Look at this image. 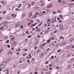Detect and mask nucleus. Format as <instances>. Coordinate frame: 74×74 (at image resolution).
<instances>
[{
    "label": "nucleus",
    "instance_id": "nucleus-19",
    "mask_svg": "<svg viewBox=\"0 0 74 74\" xmlns=\"http://www.w3.org/2000/svg\"><path fill=\"white\" fill-rule=\"evenodd\" d=\"M9 41H10L9 40H7L6 42V43H7V44H8V43H9Z\"/></svg>",
    "mask_w": 74,
    "mask_h": 74
},
{
    "label": "nucleus",
    "instance_id": "nucleus-61",
    "mask_svg": "<svg viewBox=\"0 0 74 74\" xmlns=\"http://www.w3.org/2000/svg\"><path fill=\"white\" fill-rule=\"evenodd\" d=\"M42 25V23H40V24H39L38 25V26H41V25Z\"/></svg>",
    "mask_w": 74,
    "mask_h": 74
},
{
    "label": "nucleus",
    "instance_id": "nucleus-1",
    "mask_svg": "<svg viewBox=\"0 0 74 74\" xmlns=\"http://www.w3.org/2000/svg\"><path fill=\"white\" fill-rule=\"evenodd\" d=\"M10 59H8L5 61H3L1 63L0 67H1V68H4L5 66V65H7V63H8V62H10Z\"/></svg>",
    "mask_w": 74,
    "mask_h": 74
},
{
    "label": "nucleus",
    "instance_id": "nucleus-48",
    "mask_svg": "<svg viewBox=\"0 0 74 74\" xmlns=\"http://www.w3.org/2000/svg\"><path fill=\"white\" fill-rule=\"evenodd\" d=\"M46 69H43V70H42V71H46Z\"/></svg>",
    "mask_w": 74,
    "mask_h": 74
},
{
    "label": "nucleus",
    "instance_id": "nucleus-22",
    "mask_svg": "<svg viewBox=\"0 0 74 74\" xmlns=\"http://www.w3.org/2000/svg\"><path fill=\"white\" fill-rule=\"evenodd\" d=\"M33 17L34 18H36L37 16L35 14L34 16H33Z\"/></svg>",
    "mask_w": 74,
    "mask_h": 74
},
{
    "label": "nucleus",
    "instance_id": "nucleus-38",
    "mask_svg": "<svg viewBox=\"0 0 74 74\" xmlns=\"http://www.w3.org/2000/svg\"><path fill=\"white\" fill-rule=\"evenodd\" d=\"M60 30H63V27L60 28Z\"/></svg>",
    "mask_w": 74,
    "mask_h": 74
},
{
    "label": "nucleus",
    "instance_id": "nucleus-37",
    "mask_svg": "<svg viewBox=\"0 0 74 74\" xmlns=\"http://www.w3.org/2000/svg\"><path fill=\"white\" fill-rule=\"evenodd\" d=\"M35 4V3L34 2H32V5H34Z\"/></svg>",
    "mask_w": 74,
    "mask_h": 74
},
{
    "label": "nucleus",
    "instance_id": "nucleus-31",
    "mask_svg": "<svg viewBox=\"0 0 74 74\" xmlns=\"http://www.w3.org/2000/svg\"><path fill=\"white\" fill-rule=\"evenodd\" d=\"M26 55H27V53H24V54H23V56H26Z\"/></svg>",
    "mask_w": 74,
    "mask_h": 74
},
{
    "label": "nucleus",
    "instance_id": "nucleus-40",
    "mask_svg": "<svg viewBox=\"0 0 74 74\" xmlns=\"http://www.w3.org/2000/svg\"><path fill=\"white\" fill-rule=\"evenodd\" d=\"M63 25H60L59 26L61 28V27H63Z\"/></svg>",
    "mask_w": 74,
    "mask_h": 74
},
{
    "label": "nucleus",
    "instance_id": "nucleus-28",
    "mask_svg": "<svg viewBox=\"0 0 74 74\" xmlns=\"http://www.w3.org/2000/svg\"><path fill=\"white\" fill-rule=\"evenodd\" d=\"M70 56H71V54L69 53L67 56V57H70Z\"/></svg>",
    "mask_w": 74,
    "mask_h": 74
},
{
    "label": "nucleus",
    "instance_id": "nucleus-32",
    "mask_svg": "<svg viewBox=\"0 0 74 74\" xmlns=\"http://www.w3.org/2000/svg\"><path fill=\"white\" fill-rule=\"evenodd\" d=\"M59 16L61 18H63V16L62 15H60Z\"/></svg>",
    "mask_w": 74,
    "mask_h": 74
},
{
    "label": "nucleus",
    "instance_id": "nucleus-63",
    "mask_svg": "<svg viewBox=\"0 0 74 74\" xmlns=\"http://www.w3.org/2000/svg\"><path fill=\"white\" fill-rule=\"evenodd\" d=\"M18 10H19V9L16 8L15 9V11H18Z\"/></svg>",
    "mask_w": 74,
    "mask_h": 74
},
{
    "label": "nucleus",
    "instance_id": "nucleus-44",
    "mask_svg": "<svg viewBox=\"0 0 74 74\" xmlns=\"http://www.w3.org/2000/svg\"><path fill=\"white\" fill-rule=\"evenodd\" d=\"M70 67H71V65H69L68 67V68L70 69Z\"/></svg>",
    "mask_w": 74,
    "mask_h": 74
},
{
    "label": "nucleus",
    "instance_id": "nucleus-20",
    "mask_svg": "<svg viewBox=\"0 0 74 74\" xmlns=\"http://www.w3.org/2000/svg\"><path fill=\"white\" fill-rule=\"evenodd\" d=\"M41 30V29H38L36 30V32H38V31H40Z\"/></svg>",
    "mask_w": 74,
    "mask_h": 74
},
{
    "label": "nucleus",
    "instance_id": "nucleus-52",
    "mask_svg": "<svg viewBox=\"0 0 74 74\" xmlns=\"http://www.w3.org/2000/svg\"><path fill=\"white\" fill-rule=\"evenodd\" d=\"M58 13H60V10H58Z\"/></svg>",
    "mask_w": 74,
    "mask_h": 74
},
{
    "label": "nucleus",
    "instance_id": "nucleus-51",
    "mask_svg": "<svg viewBox=\"0 0 74 74\" xmlns=\"http://www.w3.org/2000/svg\"><path fill=\"white\" fill-rule=\"evenodd\" d=\"M21 49H18V50H17L16 51H20Z\"/></svg>",
    "mask_w": 74,
    "mask_h": 74
},
{
    "label": "nucleus",
    "instance_id": "nucleus-2",
    "mask_svg": "<svg viewBox=\"0 0 74 74\" xmlns=\"http://www.w3.org/2000/svg\"><path fill=\"white\" fill-rule=\"evenodd\" d=\"M47 43H43V44H42L40 45V47L41 48H42V49H44V46H45V44H47Z\"/></svg>",
    "mask_w": 74,
    "mask_h": 74
},
{
    "label": "nucleus",
    "instance_id": "nucleus-18",
    "mask_svg": "<svg viewBox=\"0 0 74 74\" xmlns=\"http://www.w3.org/2000/svg\"><path fill=\"white\" fill-rule=\"evenodd\" d=\"M45 5V3H43L42 4H41L40 6L42 7V6H44Z\"/></svg>",
    "mask_w": 74,
    "mask_h": 74
},
{
    "label": "nucleus",
    "instance_id": "nucleus-7",
    "mask_svg": "<svg viewBox=\"0 0 74 74\" xmlns=\"http://www.w3.org/2000/svg\"><path fill=\"white\" fill-rule=\"evenodd\" d=\"M62 3H63V5H64V4H67V2L64 1H62Z\"/></svg>",
    "mask_w": 74,
    "mask_h": 74
},
{
    "label": "nucleus",
    "instance_id": "nucleus-56",
    "mask_svg": "<svg viewBox=\"0 0 74 74\" xmlns=\"http://www.w3.org/2000/svg\"><path fill=\"white\" fill-rule=\"evenodd\" d=\"M49 62L48 61H46L45 63V64H48Z\"/></svg>",
    "mask_w": 74,
    "mask_h": 74
},
{
    "label": "nucleus",
    "instance_id": "nucleus-9",
    "mask_svg": "<svg viewBox=\"0 0 74 74\" xmlns=\"http://www.w3.org/2000/svg\"><path fill=\"white\" fill-rule=\"evenodd\" d=\"M32 61H31V62H32V63H34V60H35V58H33L32 59Z\"/></svg>",
    "mask_w": 74,
    "mask_h": 74
},
{
    "label": "nucleus",
    "instance_id": "nucleus-59",
    "mask_svg": "<svg viewBox=\"0 0 74 74\" xmlns=\"http://www.w3.org/2000/svg\"><path fill=\"white\" fill-rule=\"evenodd\" d=\"M59 22H60V23H62V20L59 21Z\"/></svg>",
    "mask_w": 74,
    "mask_h": 74
},
{
    "label": "nucleus",
    "instance_id": "nucleus-4",
    "mask_svg": "<svg viewBox=\"0 0 74 74\" xmlns=\"http://www.w3.org/2000/svg\"><path fill=\"white\" fill-rule=\"evenodd\" d=\"M16 14H12L11 15V16H12V17H16Z\"/></svg>",
    "mask_w": 74,
    "mask_h": 74
},
{
    "label": "nucleus",
    "instance_id": "nucleus-35",
    "mask_svg": "<svg viewBox=\"0 0 74 74\" xmlns=\"http://www.w3.org/2000/svg\"><path fill=\"white\" fill-rule=\"evenodd\" d=\"M25 42H27V41H28V40H27V39H25Z\"/></svg>",
    "mask_w": 74,
    "mask_h": 74
},
{
    "label": "nucleus",
    "instance_id": "nucleus-10",
    "mask_svg": "<svg viewBox=\"0 0 74 74\" xmlns=\"http://www.w3.org/2000/svg\"><path fill=\"white\" fill-rule=\"evenodd\" d=\"M73 60H74V59H70L68 61V63H70V62H71L72 61H73Z\"/></svg>",
    "mask_w": 74,
    "mask_h": 74
},
{
    "label": "nucleus",
    "instance_id": "nucleus-11",
    "mask_svg": "<svg viewBox=\"0 0 74 74\" xmlns=\"http://www.w3.org/2000/svg\"><path fill=\"white\" fill-rule=\"evenodd\" d=\"M7 23H8V22L7 21H5L3 23V25H6V24H7Z\"/></svg>",
    "mask_w": 74,
    "mask_h": 74
},
{
    "label": "nucleus",
    "instance_id": "nucleus-23",
    "mask_svg": "<svg viewBox=\"0 0 74 74\" xmlns=\"http://www.w3.org/2000/svg\"><path fill=\"white\" fill-rule=\"evenodd\" d=\"M29 58H32V56H31V54H29Z\"/></svg>",
    "mask_w": 74,
    "mask_h": 74
},
{
    "label": "nucleus",
    "instance_id": "nucleus-55",
    "mask_svg": "<svg viewBox=\"0 0 74 74\" xmlns=\"http://www.w3.org/2000/svg\"><path fill=\"white\" fill-rule=\"evenodd\" d=\"M38 42H37V41H36V42H35V44H38Z\"/></svg>",
    "mask_w": 74,
    "mask_h": 74
},
{
    "label": "nucleus",
    "instance_id": "nucleus-14",
    "mask_svg": "<svg viewBox=\"0 0 74 74\" xmlns=\"http://www.w3.org/2000/svg\"><path fill=\"white\" fill-rule=\"evenodd\" d=\"M15 40V36H13V37L11 39V41H14Z\"/></svg>",
    "mask_w": 74,
    "mask_h": 74
},
{
    "label": "nucleus",
    "instance_id": "nucleus-41",
    "mask_svg": "<svg viewBox=\"0 0 74 74\" xmlns=\"http://www.w3.org/2000/svg\"><path fill=\"white\" fill-rule=\"evenodd\" d=\"M25 33L26 34H29V31H27Z\"/></svg>",
    "mask_w": 74,
    "mask_h": 74
},
{
    "label": "nucleus",
    "instance_id": "nucleus-15",
    "mask_svg": "<svg viewBox=\"0 0 74 74\" xmlns=\"http://www.w3.org/2000/svg\"><path fill=\"white\" fill-rule=\"evenodd\" d=\"M60 47H62V46H63L64 45V44H63V43H61L60 44Z\"/></svg>",
    "mask_w": 74,
    "mask_h": 74
},
{
    "label": "nucleus",
    "instance_id": "nucleus-24",
    "mask_svg": "<svg viewBox=\"0 0 74 74\" xmlns=\"http://www.w3.org/2000/svg\"><path fill=\"white\" fill-rule=\"evenodd\" d=\"M31 37H32V36L30 35H29L27 37V38H31Z\"/></svg>",
    "mask_w": 74,
    "mask_h": 74
},
{
    "label": "nucleus",
    "instance_id": "nucleus-39",
    "mask_svg": "<svg viewBox=\"0 0 74 74\" xmlns=\"http://www.w3.org/2000/svg\"><path fill=\"white\" fill-rule=\"evenodd\" d=\"M6 11H3V14H5V13H6Z\"/></svg>",
    "mask_w": 74,
    "mask_h": 74
},
{
    "label": "nucleus",
    "instance_id": "nucleus-45",
    "mask_svg": "<svg viewBox=\"0 0 74 74\" xmlns=\"http://www.w3.org/2000/svg\"><path fill=\"white\" fill-rule=\"evenodd\" d=\"M46 11L47 12H50V11H51V10H46Z\"/></svg>",
    "mask_w": 74,
    "mask_h": 74
},
{
    "label": "nucleus",
    "instance_id": "nucleus-42",
    "mask_svg": "<svg viewBox=\"0 0 74 74\" xmlns=\"http://www.w3.org/2000/svg\"><path fill=\"white\" fill-rule=\"evenodd\" d=\"M53 14H56V12L53 11Z\"/></svg>",
    "mask_w": 74,
    "mask_h": 74
},
{
    "label": "nucleus",
    "instance_id": "nucleus-26",
    "mask_svg": "<svg viewBox=\"0 0 74 74\" xmlns=\"http://www.w3.org/2000/svg\"><path fill=\"white\" fill-rule=\"evenodd\" d=\"M54 39H55V38H54V37H51L50 39L51 40H54Z\"/></svg>",
    "mask_w": 74,
    "mask_h": 74
},
{
    "label": "nucleus",
    "instance_id": "nucleus-49",
    "mask_svg": "<svg viewBox=\"0 0 74 74\" xmlns=\"http://www.w3.org/2000/svg\"><path fill=\"white\" fill-rule=\"evenodd\" d=\"M58 62L59 63H61L62 60H60L58 61Z\"/></svg>",
    "mask_w": 74,
    "mask_h": 74
},
{
    "label": "nucleus",
    "instance_id": "nucleus-21",
    "mask_svg": "<svg viewBox=\"0 0 74 74\" xmlns=\"http://www.w3.org/2000/svg\"><path fill=\"white\" fill-rule=\"evenodd\" d=\"M23 25H22L21 26L20 28L22 29H23Z\"/></svg>",
    "mask_w": 74,
    "mask_h": 74
},
{
    "label": "nucleus",
    "instance_id": "nucleus-62",
    "mask_svg": "<svg viewBox=\"0 0 74 74\" xmlns=\"http://www.w3.org/2000/svg\"><path fill=\"white\" fill-rule=\"evenodd\" d=\"M34 73L35 74H38V72H36L35 71L34 72Z\"/></svg>",
    "mask_w": 74,
    "mask_h": 74
},
{
    "label": "nucleus",
    "instance_id": "nucleus-54",
    "mask_svg": "<svg viewBox=\"0 0 74 74\" xmlns=\"http://www.w3.org/2000/svg\"><path fill=\"white\" fill-rule=\"evenodd\" d=\"M51 21V20H50V19H48V20H47V21L48 22H50V21Z\"/></svg>",
    "mask_w": 74,
    "mask_h": 74
},
{
    "label": "nucleus",
    "instance_id": "nucleus-64",
    "mask_svg": "<svg viewBox=\"0 0 74 74\" xmlns=\"http://www.w3.org/2000/svg\"><path fill=\"white\" fill-rule=\"evenodd\" d=\"M30 22H32V23H33V20H31L30 21Z\"/></svg>",
    "mask_w": 74,
    "mask_h": 74
},
{
    "label": "nucleus",
    "instance_id": "nucleus-33",
    "mask_svg": "<svg viewBox=\"0 0 74 74\" xmlns=\"http://www.w3.org/2000/svg\"><path fill=\"white\" fill-rule=\"evenodd\" d=\"M7 19L8 20L10 19H11V17L10 16H8L7 17Z\"/></svg>",
    "mask_w": 74,
    "mask_h": 74
},
{
    "label": "nucleus",
    "instance_id": "nucleus-8",
    "mask_svg": "<svg viewBox=\"0 0 74 74\" xmlns=\"http://www.w3.org/2000/svg\"><path fill=\"white\" fill-rule=\"evenodd\" d=\"M28 14H29V15H28L29 17H31V16H32V13L31 12H29Z\"/></svg>",
    "mask_w": 74,
    "mask_h": 74
},
{
    "label": "nucleus",
    "instance_id": "nucleus-57",
    "mask_svg": "<svg viewBox=\"0 0 74 74\" xmlns=\"http://www.w3.org/2000/svg\"><path fill=\"white\" fill-rule=\"evenodd\" d=\"M71 41H73L74 40V38H71Z\"/></svg>",
    "mask_w": 74,
    "mask_h": 74
},
{
    "label": "nucleus",
    "instance_id": "nucleus-27",
    "mask_svg": "<svg viewBox=\"0 0 74 74\" xmlns=\"http://www.w3.org/2000/svg\"><path fill=\"white\" fill-rule=\"evenodd\" d=\"M49 32V30L47 29L45 33H48Z\"/></svg>",
    "mask_w": 74,
    "mask_h": 74
},
{
    "label": "nucleus",
    "instance_id": "nucleus-46",
    "mask_svg": "<svg viewBox=\"0 0 74 74\" xmlns=\"http://www.w3.org/2000/svg\"><path fill=\"white\" fill-rule=\"evenodd\" d=\"M32 24V23H29L28 24V25L29 26V25H31Z\"/></svg>",
    "mask_w": 74,
    "mask_h": 74
},
{
    "label": "nucleus",
    "instance_id": "nucleus-53",
    "mask_svg": "<svg viewBox=\"0 0 74 74\" xmlns=\"http://www.w3.org/2000/svg\"><path fill=\"white\" fill-rule=\"evenodd\" d=\"M42 14H45V11H43L42 12Z\"/></svg>",
    "mask_w": 74,
    "mask_h": 74
},
{
    "label": "nucleus",
    "instance_id": "nucleus-6",
    "mask_svg": "<svg viewBox=\"0 0 74 74\" xmlns=\"http://www.w3.org/2000/svg\"><path fill=\"white\" fill-rule=\"evenodd\" d=\"M56 19L55 18H53V20H52V23H54V22H56Z\"/></svg>",
    "mask_w": 74,
    "mask_h": 74
},
{
    "label": "nucleus",
    "instance_id": "nucleus-5",
    "mask_svg": "<svg viewBox=\"0 0 74 74\" xmlns=\"http://www.w3.org/2000/svg\"><path fill=\"white\" fill-rule=\"evenodd\" d=\"M36 25H37L36 23L33 24H32L31 25V27H34V26H36Z\"/></svg>",
    "mask_w": 74,
    "mask_h": 74
},
{
    "label": "nucleus",
    "instance_id": "nucleus-17",
    "mask_svg": "<svg viewBox=\"0 0 74 74\" xmlns=\"http://www.w3.org/2000/svg\"><path fill=\"white\" fill-rule=\"evenodd\" d=\"M13 44H14V45H16V44H17V43H16V42L15 41L13 42Z\"/></svg>",
    "mask_w": 74,
    "mask_h": 74
},
{
    "label": "nucleus",
    "instance_id": "nucleus-60",
    "mask_svg": "<svg viewBox=\"0 0 74 74\" xmlns=\"http://www.w3.org/2000/svg\"><path fill=\"white\" fill-rule=\"evenodd\" d=\"M53 58H54V57L53 56H51V59H53Z\"/></svg>",
    "mask_w": 74,
    "mask_h": 74
},
{
    "label": "nucleus",
    "instance_id": "nucleus-36",
    "mask_svg": "<svg viewBox=\"0 0 74 74\" xmlns=\"http://www.w3.org/2000/svg\"><path fill=\"white\" fill-rule=\"evenodd\" d=\"M63 44H64V45H66V44H67V42H63Z\"/></svg>",
    "mask_w": 74,
    "mask_h": 74
},
{
    "label": "nucleus",
    "instance_id": "nucleus-12",
    "mask_svg": "<svg viewBox=\"0 0 74 74\" xmlns=\"http://www.w3.org/2000/svg\"><path fill=\"white\" fill-rule=\"evenodd\" d=\"M25 14H23V15H22V18H24L25 17Z\"/></svg>",
    "mask_w": 74,
    "mask_h": 74
},
{
    "label": "nucleus",
    "instance_id": "nucleus-43",
    "mask_svg": "<svg viewBox=\"0 0 74 74\" xmlns=\"http://www.w3.org/2000/svg\"><path fill=\"white\" fill-rule=\"evenodd\" d=\"M60 51H61V50L60 49L57 51V52H60Z\"/></svg>",
    "mask_w": 74,
    "mask_h": 74
},
{
    "label": "nucleus",
    "instance_id": "nucleus-13",
    "mask_svg": "<svg viewBox=\"0 0 74 74\" xmlns=\"http://www.w3.org/2000/svg\"><path fill=\"white\" fill-rule=\"evenodd\" d=\"M69 47H70V48L73 49L74 48V46H73V45H70Z\"/></svg>",
    "mask_w": 74,
    "mask_h": 74
},
{
    "label": "nucleus",
    "instance_id": "nucleus-3",
    "mask_svg": "<svg viewBox=\"0 0 74 74\" xmlns=\"http://www.w3.org/2000/svg\"><path fill=\"white\" fill-rule=\"evenodd\" d=\"M53 6V5L51 4L50 5H49L47 7V8H51V7H52Z\"/></svg>",
    "mask_w": 74,
    "mask_h": 74
},
{
    "label": "nucleus",
    "instance_id": "nucleus-58",
    "mask_svg": "<svg viewBox=\"0 0 74 74\" xmlns=\"http://www.w3.org/2000/svg\"><path fill=\"white\" fill-rule=\"evenodd\" d=\"M27 62L28 63H30V60H27Z\"/></svg>",
    "mask_w": 74,
    "mask_h": 74
},
{
    "label": "nucleus",
    "instance_id": "nucleus-47",
    "mask_svg": "<svg viewBox=\"0 0 74 74\" xmlns=\"http://www.w3.org/2000/svg\"><path fill=\"white\" fill-rule=\"evenodd\" d=\"M3 29H4V28H3V27H1L0 28V30H3Z\"/></svg>",
    "mask_w": 74,
    "mask_h": 74
},
{
    "label": "nucleus",
    "instance_id": "nucleus-25",
    "mask_svg": "<svg viewBox=\"0 0 74 74\" xmlns=\"http://www.w3.org/2000/svg\"><path fill=\"white\" fill-rule=\"evenodd\" d=\"M1 3H2V4H4V1H1Z\"/></svg>",
    "mask_w": 74,
    "mask_h": 74
},
{
    "label": "nucleus",
    "instance_id": "nucleus-29",
    "mask_svg": "<svg viewBox=\"0 0 74 74\" xmlns=\"http://www.w3.org/2000/svg\"><path fill=\"white\" fill-rule=\"evenodd\" d=\"M6 71H7V73H6V74H8L9 73V71H8V70H6Z\"/></svg>",
    "mask_w": 74,
    "mask_h": 74
},
{
    "label": "nucleus",
    "instance_id": "nucleus-30",
    "mask_svg": "<svg viewBox=\"0 0 74 74\" xmlns=\"http://www.w3.org/2000/svg\"><path fill=\"white\" fill-rule=\"evenodd\" d=\"M35 15L37 16V15H39V13L38 12H36L35 13Z\"/></svg>",
    "mask_w": 74,
    "mask_h": 74
},
{
    "label": "nucleus",
    "instance_id": "nucleus-50",
    "mask_svg": "<svg viewBox=\"0 0 74 74\" xmlns=\"http://www.w3.org/2000/svg\"><path fill=\"white\" fill-rule=\"evenodd\" d=\"M8 48H10V45H8Z\"/></svg>",
    "mask_w": 74,
    "mask_h": 74
},
{
    "label": "nucleus",
    "instance_id": "nucleus-34",
    "mask_svg": "<svg viewBox=\"0 0 74 74\" xmlns=\"http://www.w3.org/2000/svg\"><path fill=\"white\" fill-rule=\"evenodd\" d=\"M58 3H61V2H62V0H58Z\"/></svg>",
    "mask_w": 74,
    "mask_h": 74
},
{
    "label": "nucleus",
    "instance_id": "nucleus-16",
    "mask_svg": "<svg viewBox=\"0 0 74 74\" xmlns=\"http://www.w3.org/2000/svg\"><path fill=\"white\" fill-rule=\"evenodd\" d=\"M51 42V39H49L47 41V42L48 43H50Z\"/></svg>",
    "mask_w": 74,
    "mask_h": 74
}]
</instances>
